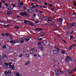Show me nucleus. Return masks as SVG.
Returning <instances> with one entry per match:
<instances>
[{"mask_svg":"<svg viewBox=\"0 0 76 76\" xmlns=\"http://www.w3.org/2000/svg\"><path fill=\"white\" fill-rule=\"evenodd\" d=\"M38 39L39 40H42V38H40V39Z\"/></svg>","mask_w":76,"mask_h":76,"instance_id":"nucleus-49","label":"nucleus"},{"mask_svg":"<svg viewBox=\"0 0 76 76\" xmlns=\"http://www.w3.org/2000/svg\"><path fill=\"white\" fill-rule=\"evenodd\" d=\"M14 28L15 29H19V27L18 26H16L14 27Z\"/></svg>","mask_w":76,"mask_h":76,"instance_id":"nucleus-24","label":"nucleus"},{"mask_svg":"<svg viewBox=\"0 0 76 76\" xmlns=\"http://www.w3.org/2000/svg\"><path fill=\"white\" fill-rule=\"evenodd\" d=\"M40 36H44V34H41Z\"/></svg>","mask_w":76,"mask_h":76,"instance_id":"nucleus-60","label":"nucleus"},{"mask_svg":"<svg viewBox=\"0 0 76 76\" xmlns=\"http://www.w3.org/2000/svg\"><path fill=\"white\" fill-rule=\"evenodd\" d=\"M28 64H29V61H27V62L25 64V66H27Z\"/></svg>","mask_w":76,"mask_h":76,"instance_id":"nucleus-15","label":"nucleus"},{"mask_svg":"<svg viewBox=\"0 0 76 76\" xmlns=\"http://www.w3.org/2000/svg\"><path fill=\"white\" fill-rule=\"evenodd\" d=\"M10 11L11 12H12V11H13V9H12V8H10Z\"/></svg>","mask_w":76,"mask_h":76,"instance_id":"nucleus-22","label":"nucleus"},{"mask_svg":"<svg viewBox=\"0 0 76 76\" xmlns=\"http://www.w3.org/2000/svg\"><path fill=\"white\" fill-rule=\"evenodd\" d=\"M48 19H54V17L53 18H48Z\"/></svg>","mask_w":76,"mask_h":76,"instance_id":"nucleus-32","label":"nucleus"},{"mask_svg":"<svg viewBox=\"0 0 76 76\" xmlns=\"http://www.w3.org/2000/svg\"><path fill=\"white\" fill-rule=\"evenodd\" d=\"M34 57H37V55L35 54H34Z\"/></svg>","mask_w":76,"mask_h":76,"instance_id":"nucleus-46","label":"nucleus"},{"mask_svg":"<svg viewBox=\"0 0 76 76\" xmlns=\"http://www.w3.org/2000/svg\"><path fill=\"white\" fill-rule=\"evenodd\" d=\"M2 48H3L4 49V48H6V49H7V45H5Z\"/></svg>","mask_w":76,"mask_h":76,"instance_id":"nucleus-18","label":"nucleus"},{"mask_svg":"<svg viewBox=\"0 0 76 76\" xmlns=\"http://www.w3.org/2000/svg\"><path fill=\"white\" fill-rule=\"evenodd\" d=\"M7 22H12L10 20H7Z\"/></svg>","mask_w":76,"mask_h":76,"instance_id":"nucleus-58","label":"nucleus"},{"mask_svg":"<svg viewBox=\"0 0 76 76\" xmlns=\"http://www.w3.org/2000/svg\"><path fill=\"white\" fill-rule=\"evenodd\" d=\"M4 24L5 23H4V22H3V21H1L0 22V25H1L2 26H5V27H7V26H10V25H5Z\"/></svg>","mask_w":76,"mask_h":76,"instance_id":"nucleus-1","label":"nucleus"},{"mask_svg":"<svg viewBox=\"0 0 76 76\" xmlns=\"http://www.w3.org/2000/svg\"><path fill=\"white\" fill-rule=\"evenodd\" d=\"M59 21L60 22H62L63 21V19L61 18H59Z\"/></svg>","mask_w":76,"mask_h":76,"instance_id":"nucleus-19","label":"nucleus"},{"mask_svg":"<svg viewBox=\"0 0 76 76\" xmlns=\"http://www.w3.org/2000/svg\"><path fill=\"white\" fill-rule=\"evenodd\" d=\"M72 48V46H71L70 48H68V50H70Z\"/></svg>","mask_w":76,"mask_h":76,"instance_id":"nucleus-35","label":"nucleus"},{"mask_svg":"<svg viewBox=\"0 0 76 76\" xmlns=\"http://www.w3.org/2000/svg\"><path fill=\"white\" fill-rule=\"evenodd\" d=\"M26 57H29V54H26Z\"/></svg>","mask_w":76,"mask_h":76,"instance_id":"nucleus-28","label":"nucleus"},{"mask_svg":"<svg viewBox=\"0 0 76 76\" xmlns=\"http://www.w3.org/2000/svg\"><path fill=\"white\" fill-rule=\"evenodd\" d=\"M62 41H63L64 42H65V43H66V41H65L64 40H63V39H61Z\"/></svg>","mask_w":76,"mask_h":76,"instance_id":"nucleus-45","label":"nucleus"},{"mask_svg":"<svg viewBox=\"0 0 76 76\" xmlns=\"http://www.w3.org/2000/svg\"><path fill=\"white\" fill-rule=\"evenodd\" d=\"M28 12L29 13H33L34 12V11L33 10H30V9H28Z\"/></svg>","mask_w":76,"mask_h":76,"instance_id":"nucleus-8","label":"nucleus"},{"mask_svg":"<svg viewBox=\"0 0 76 76\" xmlns=\"http://www.w3.org/2000/svg\"><path fill=\"white\" fill-rule=\"evenodd\" d=\"M7 48L6 49L7 50H8V51H9L11 50V47L7 45Z\"/></svg>","mask_w":76,"mask_h":76,"instance_id":"nucleus-5","label":"nucleus"},{"mask_svg":"<svg viewBox=\"0 0 76 76\" xmlns=\"http://www.w3.org/2000/svg\"><path fill=\"white\" fill-rule=\"evenodd\" d=\"M69 60L70 61H73V58H70V59H69Z\"/></svg>","mask_w":76,"mask_h":76,"instance_id":"nucleus-39","label":"nucleus"},{"mask_svg":"<svg viewBox=\"0 0 76 76\" xmlns=\"http://www.w3.org/2000/svg\"><path fill=\"white\" fill-rule=\"evenodd\" d=\"M39 47L40 48H42V46L41 45H39Z\"/></svg>","mask_w":76,"mask_h":76,"instance_id":"nucleus-38","label":"nucleus"},{"mask_svg":"<svg viewBox=\"0 0 76 76\" xmlns=\"http://www.w3.org/2000/svg\"><path fill=\"white\" fill-rule=\"evenodd\" d=\"M2 36H3L4 37V36L5 35V34L4 33H2Z\"/></svg>","mask_w":76,"mask_h":76,"instance_id":"nucleus-43","label":"nucleus"},{"mask_svg":"<svg viewBox=\"0 0 76 76\" xmlns=\"http://www.w3.org/2000/svg\"><path fill=\"white\" fill-rule=\"evenodd\" d=\"M33 16L35 18V17L36 16V14H33Z\"/></svg>","mask_w":76,"mask_h":76,"instance_id":"nucleus-44","label":"nucleus"},{"mask_svg":"<svg viewBox=\"0 0 76 76\" xmlns=\"http://www.w3.org/2000/svg\"><path fill=\"white\" fill-rule=\"evenodd\" d=\"M54 47L55 48V49H57V48H58V47H57V46H55Z\"/></svg>","mask_w":76,"mask_h":76,"instance_id":"nucleus-48","label":"nucleus"},{"mask_svg":"<svg viewBox=\"0 0 76 76\" xmlns=\"http://www.w3.org/2000/svg\"><path fill=\"white\" fill-rule=\"evenodd\" d=\"M30 9H33V8H32L31 7H30Z\"/></svg>","mask_w":76,"mask_h":76,"instance_id":"nucleus-62","label":"nucleus"},{"mask_svg":"<svg viewBox=\"0 0 76 76\" xmlns=\"http://www.w3.org/2000/svg\"><path fill=\"white\" fill-rule=\"evenodd\" d=\"M12 65V63H11V62H10L9 64H8V66L9 65V66H11L10 65Z\"/></svg>","mask_w":76,"mask_h":76,"instance_id":"nucleus-36","label":"nucleus"},{"mask_svg":"<svg viewBox=\"0 0 76 76\" xmlns=\"http://www.w3.org/2000/svg\"><path fill=\"white\" fill-rule=\"evenodd\" d=\"M62 54H64L65 53V51H64V50H63L62 52Z\"/></svg>","mask_w":76,"mask_h":76,"instance_id":"nucleus-26","label":"nucleus"},{"mask_svg":"<svg viewBox=\"0 0 76 76\" xmlns=\"http://www.w3.org/2000/svg\"><path fill=\"white\" fill-rule=\"evenodd\" d=\"M20 4L21 6H23V3L22 2H20Z\"/></svg>","mask_w":76,"mask_h":76,"instance_id":"nucleus-33","label":"nucleus"},{"mask_svg":"<svg viewBox=\"0 0 76 76\" xmlns=\"http://www.w3.org/2000/svg\"><path fill=\"white\" fill-rule=\"evenodd\" d=\"M34 49H31L30 50V53L31 54H33V53H34Z\"/></svg>","mask_w":76,"mask_h":76,"instance_id":"nucleus-17","label":"nucleus"},{"mask_svg":"<svg viewBox=\"0 0 76 76\" xmlns=\"http://www.w3.org/2000/svg\"><path fill=\"white\" fill-rule=\"evenodd\" d=\"M5 73L6 75H8V74H9V75H12V73L10 70L8 71V72L6 71L5 72Z\"/></svg>","mask_w":76,"mask_h":76,"instance_id":"nucleus-3","label":"nucleus"},{"mask_svg":"<svg viewBox=\"0 0 76 76\" xmlns=\"http://www.w3.org/2000/svg\"><path fill=\"white\" fill-rule=\"evenodd\" d=\"M70 38H71V39H73V38H74V37H73V36L71 35L70 36Z\"/></svg>","mask_w":76,"mask_h":76,"instance_id":"nucleus-34","label":"nucleus"},{"mask_svg":"<svg viewBox=\"0 0 76 76\" xmlns=\"http://www.w3.org/2000/svg\"><path fill=\"white\" fill-rule=\"evenodd\" d=\"M5 35L6 37H8L9 36V34L8 33H6L5 34Z\"/></svg>","mask_w":76,"mask_h":76,"instance_id":"nucleus-23","label":"nucleus"},{"mask_svg":"<svg viewBox=\"0 0 76 76\" xmlns=\"http://www.w3.org/2000/svg\"><path fill=\"white\" fill-rule=\"evenodd\" d=\"M1 1L3 2L4 3H6V2L4 1H3V0H1Z\"/></svg>","mask_w":76,"mask_h":76,"instance_id":"nucleus-37","label":"nucleus"},{"mask_svg":"<svg viewBox=\"0 0 76 76\" xmlns=\"http://www.w3.org/2000/svg\"><path fill=\"white\" fill-rule=\"evenodd\" d=\"M49 6H50V7H53V6L49 4Z\"/></svg>","mask_w":76,"mask_h":76,"instance_id":"nucleus-54","label":"nucleus"},{"mask_svg":"<svg viewBox=\"0 0 76 76\" xmlns=\"http://www.w3.org/2000/svg\"><path fill=\"white\" fill-rule=\"evenodd\" d=\"M28 22V20H25L24 22V23H27Z\"/></svg>","mask_w":76,"mask_h":76,"instance_id":"nucleus-25","label":"nucleus"},{"mask_svg":"<svg viewBox=\"0 0 76 76\" xmlns=\"http://www.w3.org/2000/svg\"><path fill=\"white\" fill-rule=\"evenodd\" d=\"M55 73L57 76H59V72H58V71L57 70L56 72H55Z\"/></svg>","mask_w":76,"mask_h":76,"instance_id":"nucleus-13","label":"nucleus"},{"mask_svg":"<svg viewBox=\"0 0 76 76\" xmlns=\"http://www.w3.org/2000/svg\"><path fill=\"white\" fill-rule=\"evenodd\" d=\"M72 72V71H71V70H69L68 71V73H69V74H70V73H71Z\"/></svg>","mask_w":76,"mask_h":76,"instance_id":"nucleus-27","label":"nucleus"},{"mask_svg":"<svg viewBox=\"0 0 76 76\" xmlns=\"http://www.w3.org/2000/svg\"><path fill=\"white\" fill-rule=\"evenodd\" d=\"M72 46V47H75V44H74L73 45H72V46Z\"/></svg>","mask_w":76,"mask_h":76,"instance_id":"nucleus-53","label":"nucleus"},{"mask_svg":"<svg viewBox=\"0 0 76 76\" xmlns=\"http://www.w3.org/2000/svg\"><path fill=\"white\" fill-rule=\"evenodd\" d=\"M48 21L49 22H50V21H52V20H48Z\"/></svg>","mask_w":76,"mask_h":76,"instance_id":"nucleus-57","label":"nucleus"},{"mask_svg":"<svg viewBox=\"0 0 76 76\" xmlns=\"http://www.w3.org/2000/svg\"><path fill=\"white\" fill-rule=\"evenodd\" d=\"M74 6H76V3H74Z\"/></svg>","mask_w":76,"mask_h":76,"instance_id":"nucleus-59","label":"nucleus"},{"mask_svg":"<svg viewBox=\"0 0 76 76\" xmlns=\"http://www.w3.org/2000/svg\"><path fill=\"white\" fill-rule=\"evenodd\" d=\"M16 76H19V73H17L16 74Z\"/></svg>","mask_w":76,"mask_h":76,"instance_id":"nucleus-31","label":"nucleus"},{"mask_svg":"<svg viewBox=\"0 0 76 76\" xmlns=\"http://www.w3.org/2000/svg\"><path fill=\"white\" fill-rule=\"evenodd\" d=\"M26 41H29V39L28 38H27V39H26Z\"/></svg>","mask_w":76,"mask_h":76,"instance_id":"nucleus-29","label":"nucleus"},{"mask_svg":"<svg viewBox=\"0 0 76 76\" xmlns=\"http://www.w3.org/2000/svg\"><path fill=\"white\" fill-rule=\"evenodd\" d=\"M53 52L54 54H57V53H58V52L57 50H53Z\"/></svg>","mask_w":76,"mask_h":76,"instance_id":"nucleus-9","label":"nucleus"},{"mask_svg":"<svg viewBox=\"0 0 76 76\" xmlns=\"http://www.w3.org/2000/svg\"><path fill=\"white\" fill-rule=\"evenodd\" d=\"M3 57H6V56L4 55L3 56Z\"/></svg>","mask_w":76,"mask_h":76,"instance_id":"nucleus-63","label":"nucleus"},{"mask_svg":"<svg viewBox=\"0 0 76 76\" xmlns=\"http://www.w3.org/2000/svg\"><path fill=\"white\" fill-rule=\"evenodd\" d=\"M10 43H12V44H13V43H14V42H15V44H16V43H19V42H20V40H19L18 39H16L14 41H10Z\"/></svg>","mask_w":76,"mask_h":76,"instance_id":"nucleus-2","label":"nucleus"},{"mask_svg":"<svg viewBox=\"0 0 76 76\" xmlns=\"http://www.w3.org/2000/svg\"><path fill=\"white\" fill-rule=\"evenodd\" d=\"M66 59L65 60L66 62H67V61L68 62H69V61L70 60V57L69 56H66Z\"/></svg>","mask_w":76,"mask_h":76,"instance_id":"nucleus-4","label":"nucleus"},{"mask_svg":"<svg viewBox=\"0 0 76 76\" xmlns=\"http://www.w3.org/2000/svg\"><path fill=\"white\" fill-rule=\"evenodd\" d=\"M45 17L42 16L41 18V19H42V20H45L46 19V18H45Z\"/></svg>","mask_w":76,"mask_h":76,"instance_id":"nucleus-10","label":"nucleus"},{"mask_svg":"<svg viewBox=\"0 0 76 76\" xmlns=\"http://www.w3.org/2000/svg\"><path fill=\"white\" fill-rule=\"evenodd\" d=\"M76 70V69H72V71L73 72H75V71Z\"/></svg>","mask_w":76,"mask_h":76,"instance_id":"nucleus-42","label":"nucleus"},{"mask_svg":"<svg viewBox=\"0 0 76 76\" xmlns=\"http://www.w3.org/2000/svg\"><path fill=\"white\" fill-rule=\"evenodd\" d=\"M13 7H15V6H16V5H15V4H13Z\"/></svg>","mask_w":76,"mask_h":76,"instance_id":"nucleus-52","label":"nucleus"},{"mask_svg":"<svg viewBox=\"0 0 76 76\" xmlns=\"http://www.w3.org/2000/svg\"><path fill=\"white\" fill-rule=\"evenodd\" d=\"M25 12H24V13L21 12V13H20V14L21 16H23V15H25Z\"/></svg>","mask_w":76,"mask_h":76,"instance_id":"nucleus-16","label":"nucleus"},{"mask_svg":"<svg viewBox=\"0 0 76 76\" xmlns=\"http://www.w3.org/2000/svg\"><path fill=\"white\" fill-rule=\"evenodd\" d=\"M35 10H36V12H37V13L39 12V11H38V10H37V9H35Z\"/></svg>","mask_w":76,"mask_h":76,"instance_id":"nucleus-51","label":"nucleus"},{"mask_svg":"<svg viewBox=\"0 0 76 76\" xmlns=\"http://www.w3.org/2000/svg\"><path fill=\"white\" fill-rule=\"evenodd\" d=\"M7 14V15H9V14H10V12L9 11H8Z\"/></svg>","mask_w":76,"mask_h":76,"instance_id":"nucleus-41","label":"nucleus"},{"mask_svg":"<svg viewBox=\"0 0 76 76\" xmlns=\"http://www.w3.org/2000/svg\"><path fill=\"white\" fill-rule=\"evenodd\" d=\"M25 16H27L28 17H29V14L27 13V12H25Z\"/></svg>","mask_w":76,"mask_h":76,"instance_id":"nucleus-11","label":"nucleus"},{"mask_svg":"<svg viewBox=\"0 0 76 76\" xmlns=\"http://www.w3.org/2000/svg\"><path fill=\"white\" fill-rule=\"evenodd\" d=\"M5 65L6 66H7V67H8V66H9V64L6 62L5 63Z\"/></svg>","mask_w":76,"mask_h":76,"instance_id":"nucleus-21","label":"nucleus"},{"mask_svg":"<svg viewBox=\"0 0 76 76\" xmlns=\"http://www.w3.org/2000/svg\"><path fill=\"white\" fill-rule=\"evenodd\" d=\"M38 16L41 19V17L42 16V15H41V14L39 13L38 14Z\"/></svg>","mask_w":76,"mask_h":76,"instance_id":"nucleus-12","label":"nucleus"},{"mask_svg":"<svg viewBox=\"0 0 76 76\" xmlns=\"http://www.w3.org/2000/svg\"><path fill=\"white\" fill-rule=\"evenodd\" d=\"M38 45H41V42H39L38 43Z\"/></svg>","mask_w":76,"mask_h":76,"instance_id":"nucleus-47","label":"nucleus"},{"mask_svg":"<svg viewBox=\"0 0 76 76\" xmlns=\"http://www.w3.org/2000/svg\"><path fill=\"white\" fill-rule=\"evenodd\" d=\"M70 25H73L72 26H76V23H74L73 24H72V23L70 24Z\"/></svg>","mask_w":76,"mask_h":76,"instance_id":"nucleus-14","label":"nucleus"},{"mask_svg":"<svg viewBox=\"0 0 76 76\" xmlns=\"http://www.w3.org/2000/svg\"><path fill=\"white\" fill-rule=\"evenodd\" d=\"M22 55H20L19 57H22Z\"/></svg>","mask_w":76,"mask_h":76,"instance_id":"nucleus-64","label":"nucleus"},{"mask_svg":"<svg viewBox=\"0 0 76 76\" xmlns=\"http://www.w3.org/2000/svg\"><path fill=\"white\" fill-rule=\"evenodd\" d=\"M4 4L6 6H8V4H7L5 3Z\"/></svg>","mask_w":76,"mask_h":76,"instance_id":"nucleus-50","label":"nucleus"},{"mask_svg":"<svg viewBox=\"0 0 76 76\" xmlns=\"http://www.w3.org/2000/svg\"><path fill=\"white\" fill-rule=\"evenodd\" d=\"M32 7L33 8H34V9H35L36 8V7L34 6H32Z\"/></svg>","mask_w":76,"mask_h":76,"instance_id":"nucleus-40","label":"nucleus"},{"mask_svg":"<svg viewBox=\"0 0 76 76\" xmlns=\"http://www.w3.org/2000/svg\"><path fill=\"white\" fill-rule=\"evenodd\" d=\"M57 49L58 51H60V49H59V48H57Z\"/></svg>","mask_w":76,"mask_h":76,"instance_id":"nucleus-56","label":"nucleus"},{"mask_svg":"<svg viewBox=\"0 0 76 76\" xmlns=\"http://www.w3.org/2000/svg\"><path fill=\"white\" fill-rule=\"evenodd\" d=\"M29 25H31V26H35V25L32 24V23H30L29 24Z\"/></svg>","mask_w":76,"mask_h":76,"instance_id":"nucleus-20","label":"nucleus"},{"mask_svg":"<svg viewBox=\"0 0 76 76\" xmlns=\"http://www.w3.org/2000/svg\"><path fill=\"white\" fill-rule=\"evenodd\" d=\"M57 22H58L59 23H60V20H56Z\"/></svg>","mask_w":76,"mask_h":76,"instance_id":"nucleus-55","label":"nucleus"},{"mask_svg":"<svg viewBox=\"0 0 76 76\" xmlns=\"http://www.w3.org/2000/svg\"><path fill=\"white\" fill-rule=\"evenodd\" d=\"M9 68H11L12 69V70H14L15 69V67L14 66V65H12V66H9Z\"/></svg>","mask_w":76,"mask_h":76,"instance_id":"nucleus-6","label":"nucleus"},{"mask_svg":"<svg viewBox=\"0 0 76 76\" xmlns=\"http://www.w3.org/2000/svg\"><path fill=\"white\" fill-rule=\"evenodd\" d=\"M22 40H23V41H24V38L23 37L22 38Z\"/></svg>","mask_w":76,"mask_h":76,"instance_id":"nucleus-61","label":"nucleus"},{"mask_svg":"<svg viewBox=\"0 0 76 76\" xmlns=\"http://www.w3.org/2000/svg\"><path fill=\"white\" fill-rule=\"evenodd\" d=\"M24 42V41L21 40L20 41V43H23Z\"/></svg>","mask_w":76,"mask_h":76,"instance_id":"nucleus-30","label":"nucleus"},{"mask_svg":"<svg viewBox=\"0 0 76 76\" xmlns=\"http://www.w3.org/2000/svg\"><path fill=\"white\" fill-rule=\"evenodd\" d=\"M35 30H36V31H42L43 30V29H42V28L41 29L39 28H36L35 29Z\"/></svg>","mask_w":76,"mask_h":76,"instance_id":"nucleus-7","label":"nucleus"}]
</instances>
